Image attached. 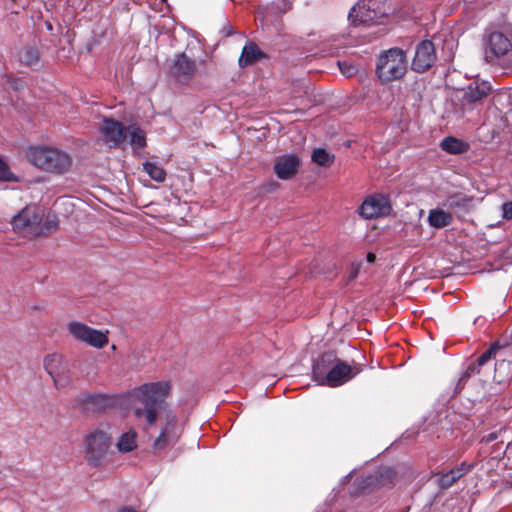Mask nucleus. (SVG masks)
<instances>
[{"label": "nucleus", "instance_id": "f257e3e1", "mask_svg": "<svg viewBox=\"0 0 512 512\" xmlns=\"http://www.w3.org/2000/svg\"><path fill=\"white\" fill-rule=\"evenodd\" d=\"M363 371V365L357 362L349 364L340 359L335 351L320 354L312 365L313 379L320 385L339 387Z\"/></svg>", "mask_w": 512, "mask_h": 512}, {"label": "nucleus", "instance_id": "f03ea898", "mask_svg": "<svg viewBox=\"0 0 512 512\" xmlns=\"http://www.w3.org/2000/svg\"><path fill=\"white\" fill-rule=\"evenodd\" d=\"M171 393L168 381L144 383L133 389V396L143 407L134 411L138 419H144L148 426L155 425L158 412L166 407V398Z\"/></svg>", "mask_w": 512, "mask_h": 512}, {"label": "nucleus", "instance_id": "7ed1b4c3", "mask_svg": "<svg viewBox=\"0 0 512 512\" xmlns=\"http://www.w3.org/2000/svg\"><path fill=\"white\" fill-rule=\"evenodd\" d=\"M407 67L406 53L400 48H391L378 56L376 74L382 83H389L401 79Z\"/></svg>", "mask_w": 512, "mask_h": 512}, {"label": "nucleus", "instance_id": "20e7f679", "mask_svg": "<svg viewBox=\"0 0 512 512\" xmlns=\"http://www.w3.org/2000/svg\"><path fill=\"white\" fill-rule=\"evenodd\" d=\"M85 459L89 466L101 468L105 461L111 445L107 433L95 430L85 437Z\"/></svg>", "mask_w": 512, "mask_h": 512}, {"label": "nucleus", "instance_id": "39448f33", "mask_svg": "<svg viewBox=\"0 0 512 512\" xmlns=\"http://www.w3.org/2000/svg\"><path fill=\"white\" fill-rule=\"evenodd\" d=\"M384 13L379 9L378 0H359L349 12V20L354 26H370L381 23Z\"/></svg>", "mask_w": 512, "mask_h": 512}, {"label": "nucleus", "instance_id": "423d86ee", "mask_svg": "<svg viewBox=\"0 0 512 512\" xmlns=\"http://www.w3.org/2000/svg\"><path fill=\"white\" fill-rule=\"evenodd\" d=\"M67 330L74 339L97 349L104 348L109 342L107 331L102 332L82 322H69Z\"/></svg>", "mask_w": 512, "mask_h": 512}, {"label": "nucleus", "instance_id": "0eeeda50", "mask_svg": "<svg viewBox=\"0 0 512 512\" xmlns=\"http://www.w3.org/2000/svg\"><path fill=\"white\" fill-rule=\"evenodd\" d=\"M392 210L388 196L376 193L364 199L358 208L359 215L366 220L388 216Z\"/></svg>", "mask_w": 512, "mask_h": 512}, {"label": "nucleus", "instance_id": "6e6552de", "mask_svg": "<svg viewBox=\"0 0 512 512\" xmlns=\"http://www.w3.org/2000/svg\"><path fill=\"white\" fill-rule=\"evenodd\" d=\"M512 48L511 40L504 33L494 31L484 40V57L489 63H496Z\"/></svg>", "mask_w": 512, "mask_h": 512}, {"label": "nucleus", "instance_id": "1a4fd4ad", "mask_svg": "<svg viewBox=\"0 0 512 512\" xmlns=\"http://www.w3.org/2000/svg\"><path fill=\"white\" fill-rule=\"evenodd\" d=\"M127 129L121 122L111 118L103 119L99 127L102 139L111 147H121L126 142Z\"/></svg>", "mask_w": 512, "mask_h": 512}, {"label": "nucleus", "instance_id": "9d476101", "mask_svg": "<svg viewBox=\"0 0 512 512\" xmlns=\"http://www.w3.org/2000/svg\"><path fill=\"white\" fill-rule=\"evenodd\" d=\"M436 61L434 44L429 40H424L416 47L415 56L412 62V68L417 72L428 70Z\"/></svg>", "mask_w": 512, "mask_h": 512}, {"label": "nucleus", "instance_id": "9b49d317", "mask_svg": "<svg viewBox=\"0 0 512 512\" xmlns=\"http://www.w3.org/2000/svg\"><path fill=\"white\" fill-rule=\"evenodd\" d=\"M178 438L176 415L169 413L165 426L153 442V449L157 451L164 450L168 445L176 443Z\"/></svg>", "mask_w": 512, "mask_h": 512}, {"label": "nucleus", "instance_id": "f8f14e48", "mask_svg": "<svg viewBox=\"0 0 512 512\" xmlns=\"http://www.w3.org/2000/svg\"><path fill=\"white\" fill-rule=\"evenodd\" d=\"M12 229L22 237L29 238L32 234V209L26 205L11 220Z\"/></svg>", "mask_w": 512, "mask_h": 512}, {"label": "nucleus", "instance_id": "ddd939ff", "mask_svg": "<svg viewBox=\"0 0 512 512\" xmlns=\"http://www.w3.org/2000/svg\"><path fill=\"white\" fill-rule=\"evenodd\" d=\"M38 219V214L34 213V237L48 236L59 227V220L55 213L49 211Z\"/></svg>", "mask_w": 512, "mask_h": 512}, {"label": "nucleus", "instance_id": "4468645a", "mask_svg": "<svg viewBox=\"0 0 512 512\" xmlns=\"http://www.w3.org/2000/svg\"><path fill=\"white\" fill-rule=\"evenodd\" d=\"M196 71V63L190 59L186 54H178L171 67V73L178 79H189Z\"/></svg>", "mask_w": 512, "mask_h": 512}, {"label": "nucleus", "instance_id": "2eb2a0df", "mask_svg": "<svg viewBox=\"0 0 512 512\" xmlns=\"http://www.w3.org/2000/svg\"><path fill=\"white\" fill-rule=\"evenodd\" d=\"M490 90L488 82L475 80L463 90V100L467 103H476L486 97Z\"/></svg>", "mask_w": 512, "mask_h": 512}, {"label": "nucleus", "instance_id": "dca6fc26", "mask_svg": "<svg viewBox=\"0 0 512 512\" xmlns=\"http://www.w3.org/2000/svg\"><path fill=\"white\" fill-rule=\"evenodd\" d=\"M473 468L472 464L466 462L461 463L459 466L451 469L450 471L440 475L438 485L441 489H448L460 478L466 475Z\"/></svg>", "mask_w": 512, "mask_h": 512}, {"label": "nucleus", "instance_id": "f3484780", "mask_svg": "<svg viewBox=\"0 0 512 512\" xmlns=\"http://www.w3.org/2000/svg\"><path fill=\"white\" fill-rule=\"evenodd\" d=\"M396 478L395 471L390 467H382L374 474L369 475L365 482L367 486L375 485L379 487L392 486Z\"/></svg>", "mask_w": 512, "mask_h": 512}, {"label": "nucleus", "instance_id": "a211bd4d", "mask_svg": "<svg viewBox=\"0 0 512 512\" xmlns=\"http://www.w3.org/2000/svg\"><path fill=\"white\" fill-rule=\"evenodd\" d=\"M264 56L265 55L261 52L256 44L248 43L242 50V54L239 58V65L241 67L250 66L261 60Z\"/></svg>", "mask_w": 512, "mask_h": 512}, {"label": "nucleus", "instance_id": "6ab92c4d", "mask_svg": "<svg viewBox=\"0 0 512 512\" xmlns=\"http://www.w3.org/2000/svg\"><path fill=\"white\" fill-rule=\"evenodd\" d=\"M503 432H505L504 429H499L498 431L490 432L484 435L480 440L481 444H490L492 442H496L492 447L493 450L491 451V455L493 458H499L505 452V450L502 449L504 441L501 438V436Z\"/></svg>", "mask_w": 512, "mask_h": 512}, {"label": "nucleus", "instance_id": "aec40b11", "mask_svg": "<svg viewBox=\"0 0 512 512\" xmlns=\"http://www.w3.org/2000/svg\"><path fill=\"white\" fill-rule=\"evenodd\" d=\"M452 221V215L439 208L430 210L428 215L429 225L437 229L449 226Z\"/></svg>", "mask_w": 512, "mask_h": 512}, {"label": "nucleus", "instance_id": "412c9836", "mask_svg": "<svg viewBox=\"0 0 512 512\" xmlns=\"http://www.w3.org/2000/svg\"><path fill=\"white\" fill-rule=\"evenodd\" d=\"M441 148L450 154L458 155L467 152L469 144L454 137H447L442 140Z\"/></svg>", "mask_w": 512, "mask_h": 512}, {"label": "nucleus", "instance_id": "4be33fe9", "mask_svg": "<svg viewBox=\"0 0 512 512\" xmlns=\"http://www.w3.org/2000/svg\"><path fill=\"white\" fill-rule=\"evenodd\" d=\"M300 162H275L274 172L282 180L291 179L299 169Z\"/></svg>", "mask_w": 512, "mask_h": 512}, {"label": "nucleus", "instance_id": "5701e85b", "mask_svg": "<svg viewBox=\"0 0 512 512\" xmlns=\"http://www.w3.org/2000/svg\"><path fill=\"white\" fill-rule=\"evenodd\" d=\"M127 137H129V143L135 151L143 149L146 146L145 133L136 125L128 126Z\"/></svg>", "mask_w": 512, "mask_h": 512}, {"label": "nucleus", "instance_id": "b1692460", "mask_svg": "<svg viewBox=\"0 0 512 512\" xmlns=\"http://www.w3.org/2000/svg\"><path fill=\"white\" fill-rule=\"evenodd\" d=\"M66 153L44 147H34V160H68Z\"/></svg>", "mask_w": 512, "mask_h": 512}, {"label": "nucleus", "instance_id": "393cba45", "mask_svg": "<svg viewBox=\"0 0 512 512\" xmlns=\"http://www.w3.org/2000/svg\"><path fill=\"white\" fill-rule=\"evenodd\" d=\"M72 162H34V166L56 175H62L70 171Z\"/></svg>", "mask_w": 512, "mask_h": 512}, {"label": "nucleus", "instance_id": "a878e982", "mask_svg": "<svg viewBox=\"0 0 512 512\" xmlns=\"http://www.w3.org/2000/svg\"><path fill=\"white\" fill-rule=\"evenodd\" d=\"M143 171L156 182L162 183L166 179V171L158 162H143Z\"/></svg>", "mask_w": 512, "mask_h": 512}, {"label": "nucleus", "instance_id": "bb28decb", "mask_svg": "<svg viewBox=\"0 0 512 512\" xmlns=\"http://www.w3.org/2000/svg\"><path fill=\"white\" fill-rule=\"evenodd\" d=\"M137 434L134 431H129L121 435L117 447L120 452L127 453L133 451L136 447Z\"/></svg>", "mask_w": 512, "mask_h": 512}, {"label": "nucleus", "instance_id": "cd10ccee", "mask_svg": "<svg viewBox=\"0 0 512 512\" xmlns=\"http://www.w3.org/2000/svg\"><path fill=\"white\" fill-rule=\"evenodd\" d=\"M61 362V357L58 354H52L48 355L44 359V367L49 375L54 380L55 385L57 386V380L55 378V375L57 373V367Z\"/></svg>", "mask_w": 512, "mask_h": 512}, {"label": "nucleus", "instance_id": "c85d7f7f", "mask_svg": "<svg viewBox=\"0 0 512 512\" xmlns=\"http://www.w3.org/2000/svg\"><path fill=\"white\" fill-rule=\"evenodd\" d=\"M499 349L500 346L498 342L491 344V346L477 358L476 365L483 367L486 363L495 358V355Z\"/></svg>", "mask_w": 512, "mask_h": 512}, {"label": "nucleus", "instance_id": "c756f323", "mask_svg": "<svg viewBox=\"0 0 512 512\" xmlns=\"http://www.w3.org/2000/svg\"><path fill=\"white\" fill-rule=\"evenodd\" d=\"M471 198L469 197H461L459 195L451 196L447 199V205L451 209L461 208L463 210H467L469 208Z\"/></svg>", "mask_w": 512, "mask_h": 512}, {"label": "nucleus", "instance_id": "7c9ffc66", "mask_svg": "<svg viewBox=\"0 0 512 512\" xmlns=\"http://www.w3.org/2000/svg\"><path fill=\"white\" fill-rule=\"evenodd\" d=\"M338 66L341 73L346 77H351L357 73V67L347 61H339Z\"/></svg>", "mask_w": 512, "mask_h": 512}, {"label": "nucleus", "instance_id": "2f4dec72", "mask_svg": "<svg viewBox=\"0 0 512 512\" xmlns=\"http://www.w3.org/2000/svg\"><path fill=\"white\" fill-rule=\"evenodd\" d=\"M0 180L17 181V177L10 171L7 162H0Z\"/></svg>", "mask_w": 512, "mask_h": 512}, {"label": "nucleus", "instance_id": "473e14b6", "mask_svg": "<svg viewBox=\"0 0 512 512\" xmlns=\"http://www.w3.org/2000/svg\"><path fill=\"white\" fill-rule=\"evenodd\" d=\"M328 41L331 50H338L347 45V42L343 36L333 35L329 38Z\"/></svg>", "mask_w": 512, "mask_h": 512}, {"label": "nucleus", "instance_id": "72a5a7b5", "mask_svg": "<svg viewBox=\"0 0 512 512\" xmlns=\"http://www.w3.org/2000/svg\"><path fill=\"white\" fill-rule=\"evenodd\" d=\"M334 156L330 155L325 149L323 148H317L313 150L311 160H333Z\"/></svg>", "mask_w": 512, "mask_h": 512}, {"label": "nucleus", "instance_id": "f704fd0d", "mask_svg": "<svg viewBox=\"0 0 512 512\" xmlns=\"http://www.w3.org/2000/svg\"><path fill=\"white\" fill-rule=\"evenodd\" d=\"M482 367L476 365V361L470 363L465 372L462 374L461 380L467 379L473 375L479 374L481 372Z\"/></svg>", "mask_w": 512, "mask_h": 512}, {"label": "nucleus", "instance_id": "c9c22d12", "mask_svg": "<svg viewBox=\"0 0 512 512\" xmlns=\"http://www.w3.org/2000/svg\"><path fill=\"white\" fill-rule=\"evenodd\" d=\"M503 218L506 220L512 219V201L502 204Z\"/></svg>", "mask_w": 512, "mask_h": 512}, {"label": "nucleus", "instance_id": "e433bc0d", "mask_svg": "<svg viewBox=\"0 0 512 512\" xmlns=\"http://www.w3.org/2000/svg\"><path fill=\"white\" fill-rule=\"evenodd\" d=\"M278 187H279V184L277 182H271L266 186L265 190L267 192H272V191L276 190Z\"/></svg>", "mask_w": 512, "mask_h": 512}, {"label": "nucleus", "instance_id": "4c0bfd02", "mask_svg": "<svg viewBox=\"0 0 512 512\" xmlns=\"http://www.w3.org/2000/svg\"><path fill=\"white\" fill-rule=\"evenodd\" d=\"M367 262L374 263L376 260V255L372 252H369L366 257Z\"/></svg>", "mask_w": 512, "mask_h": 512}, {"label": "nucleus", "instance_id": "58836bf2", "mask_svg": "<svg viewBox=\"0 0 512 512\" xmlns=\"http://www.w3.org/2000/svg\"><path fill=\"white\" fill-rule=\"evenodd\" d=\"M280 160H291V161H294V160H299V158L295 155H286L284 157H282Z\"/></svg>", "mask_w": 512, "mask_h": 512}, {"label": "nucleus", "instance_id": "ea45409f", "mask_svg": "<svg viewBox=\"0 0 512 512\" xmlns=\"http://www.w3.org/2000/svg\"><path fill=\"white\" fill-rule=\"evenodd\" d=\"M118 512H136L135 510H133L132 508L130 507H123L121 509H119Z\"/></svg>", "mask_w": 512, "mask_h": 512}, {"label": "nucleus", "instance_id": "a19ab883", "mask_svg": "<svg viewBox=\"0 0 512 512\" xmlns=\"http://www.w3.org/2000/svg\"><path fill=\"white\" fill-rule=\"evenodd\" d=\"M317 163H318L320 166H323V167H329L331 162H324V161H321V162H317Z\"/></svg>", "mask_w": 512, "mask_h": 512}, {"label": "nucleus", "instance_id": "79ce46f5", "mask_svg": "<svg viewBox=\"0 0 512 512\" xmlns=\"http://www.w3.org/2000/svg\"><path fill=\"white\" fill-rule=\"evenodd\" d=\"M162 2H166V0H161Z\"/></svg>", "mask_w": 512, "mask_h": 512}]
</instances>
